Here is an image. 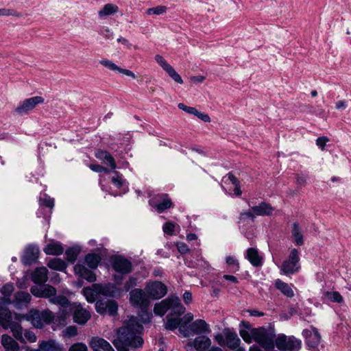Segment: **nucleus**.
<instances>
[{"label": "nucleus", "instance_id": "680f3d73", "mask_svg": "<svg viewBox=\"0 0 351 351\" xmlns=\"http://www.w3.org/2000/svg\"><path fill=\"white\" fill-rule=\"evenodd\" d=\"M329 139L326 136H321L317 138L316 144L322 150L324 149L326 143Z\"/></svg>", "mask_w": 351, "mask_h": 351}, {"label": "nucleus", "instance_id": "a19ab883", "mask_svg": "<svg viewBox=\"0 0 351 351\" xmlns=\"http://www.w3.org/2000/svg\"><path fill=\"white\" fill-rule=\"evenodd\" d=\"M167 8L165 5H158L154 8H149L146 10V13L148 15L156 14L160 15L167 12Z\"/></svg>", "mask_w": 351, "mask_h": 351}, {"label": "nucleus", "instance_id": "338daca9", "mask_svg": "<svg viewBox=\"0 0 351 351\" xmlns=\"http://www.w3.org/2000/svg\"><path fill=\"white\" fill-rule=\"evenodd\" d=\"M178 250L182 254H185L189 250L188 246L184 243H180L178 245Z\"/></svg>", "mask_w": 351, "mask_h": 351}, {"label": "nucleus", "instance_id": "6e6d98bb", "mask_svg": "<svg viewBox=\"0 0 351 351\" xmlns=\"http://www.w3.org/2000/svg\"><path fill=\"white\" fill-rule=\"evenodd\" d=\"M163 231L165 234L171 235L175 230V225L171 222H167L163 225Z\"/></svg>", "mask_w": 351, "mask_h": 351}, {"label": "nucleus", "instance_id": "1a4fd4ad", "mask_svg": "<svg viewBox=\"0 0 351 351\" xmlns=\"http://www.w3.org/2000/svg\"><path fill=\"white\" fill-rule=\"evenodd\" d=\"M44 103L43 97L35 96L20 102L14 109V112L19 115L27 114L37 105Z\"/></svg>", "mask_w": 351, "mask_h": 351}, {"label": "nucleus", "instance_id": "c03bdc74", "mask_svg": "<svg viewBox=\"0 0 351 351\" xmlns=\"http://www.w3.org/2000/svg\"><path fill=\"white\" fill-rule=\"evenodd\" d=\"M327 298L333 302L341 303L343 301V297L337 291L326 292Z\"/></svg>", "mask_w": 351, "mask_h": 351}, {"label": "nucleus", "instance_id": "79ce46f5", "mask_svg": "<svg viewBox=\"0 0 351 351\" xmlns=\"http://www.w3.org/2000/svg\"><path fill=\"white\" fill-rule=\"evenodd\" d=\"M165 71L168 73L169 76L171 77L176 82L180 84H183V80L181 76L171 66H170Z\"/></svg>", "mask_w": 351, "mask_h": 351}, {"label": "nucleus", "instance_id": "f03ea898", "mask_svg": "<svg viewBox=\"0 0 351 351\" xmlns=\"http://www.w3.org/2000/svg\"><path fill=\"white\" fill-rule=\"evenodd\" d=\"M239 335L248 344L255 342L265 351H277L274 349L277 336L271 327L253 328L250 322L242 321L239 324Z\"/></svg>", "mask_w": 351, "mask_h": 351}, {"label": "nucleus", "instance_id": "6ab92c4d", "mask_svg": "<svg viewBox=\"0 0 351 351\" xmlns=\"http://www.w3.org/2000/svg\"><path fill=\"white\" fill-rule=\"evenodd\" d=\"M39 250L38 247L29 245L28 246L22 258L23 263L26 265H32L38 258Z\"/></svg>", "mask_w": 351, "mask_h": 351}, {"label": "nucleus", "instance_id": "bb28decb", "mask_svg": "<svg viewBox=\"0 0 351 351\" xmlns=\"http://www.w3.org/2000/svg\"><path fill=\"white\" fill-rule=\"evenodd\" d=\"M32 280L36 284L45 283L48 280V270L46 267L37 268L32 274Z\"/></svg>", "mask_w": 351, "mask_h": 351}, {"label": "nucleus", "instance_id": "393cba45", "mask_svg": "<svg viewBox=\"0 0 351 351\" xmlns=\"http://www.w3.org/2000/svg\"><path fill=\"white\" fill-rule=\"evenodd\" d=\"M165 328L169 330H174L177 328H180L182 324H185L183 318L172 316V313L169 314L166 317Z\"/></svg>", "mask_w": 351, "mask_h": 351}, {"label": "nucleus", "instance_id": "b1692460", "mask_svg": "<svg viewBox=\"0 0 351 351\" xmlns=\"http://www.w3.org/2000/svg\"><path fill=\"white\" fill-rule=\"evenodd\" d=\"M31 295L29 293L25 291H19L14 295V299L12 302L14 306L21 308L26 306L31 301Z\"/></svg>", "mask_w": 351, "mask_h": 351}, {"label": "nucleus", "instance_id": "423d86ee", "mask_svg": "<svg viewBox=\"0 0 351 351\" xmlns=\"http://www.w3.org/2000/svg\"><path fill=\"white\" fill-rule=\"evenodd\" d=\"M300 267L299 252L292 249L288 258L282 263L280 270L285 275H291L298 272Z\"/></svg>", "mask_w": 351, "mask_h": 351}, {"label": "nucleus", "instance_id": "4d7b16f0", "mask_svg": "<svg viewBox=\"0 0 351 351\" xmlns=\"http://www.w3.org/2000/svg\"><path fill=\"white\" fill-rule=\"evenodd\" d=\"M226 263L228 265L232 266L234 270H235V271L239 270V263H238L237 260H236L233 256H227L226 258Z\"/></svg>", "mask_w": 351, "mask_h": 351}, {"label": "nucleus", "instance_id": "8fccbe9b", "mask_svg": "<svg viewBox=\"0 0 351 351\" xmlns=\"http://www.w3.org/2000/svg\"><path fill=\"white\" fill-rule=\"evenodd\" d=\"M24 339L27 340L29 343L36 342L37 340L36 335L29 330H25L24 332Z\"/></svg>", "mask_w": 351, "mask_h": 351}, {"label": "nucleus", "instance_id": "7ed1b4c3", "mask_svg": "<svg viewBox=\"0 0 351 351\" xmlns=\"http://www.w3.org/2000/svg\"><path fill=\"white\" fill-rule=\"evenodd\" d=\"M15 319H25L36 328H43L45 325L51 324L54 319L53 313L49 310L38 311L31 309L26 314L16 315Z\"/></svg>", "mask_w": 351, "mask_h": 351}, {"label": "nucleus", "instance_id": "412c9836", "mask_svg": "<svg viewBox=\"0 0 351 351\" xmlns=\"http://www.w3.org/2000/svg\"><path fill=\"white\" fill-rule=\"evenodd\" d=\"M74 271L76 274L80 277L86 279L90 282H93L96 280L95 274L87 269L84 265L77 263L74 267Z\"/></svg>", "mask_w": 351, "mask_h": 351}, {"label": "nucleus", "instance_id": "9b49d317", "mask_svg": "<svg viewBox=\"0 0 351 351\" xmlns=\"http://www.w3.org/2000/svg\"><path fill=\"white\" fill-rule=\"evenodd\" d=\"M110 263L113 270L122 275L128 274L132 270V263L121 256L111 258Z\"/></svg>", "mask_w": 351, "mask_h": 351}, {"label": "nucleus", "instance_id": "aec40b11", "mask_svg": "<svg viewBox=\"0 0 351 351\" xmlns=\"http://www.w3.org/2000/svg\"><path fill=\"white\" fill-rule=\"evenodd\" d=\"M241 343L236 332L230 329H225V346L230 349L237 348Z\"/></svg>", "mask_w": 351, "mask_h": 351}, {"label": "nucleus", "instance_id": "a878e982", "mask_svg": "<svg viewBox=\"0 0 351 351\" xmlns=\"http://www.w3.org/2000/svg\"><path fill=\"white\" fill-rule=\"evenodd\" d=\"M246 257L254 267H260L263 265V258L258 254V250L256 248H249L247 250Z\"/></svg>", "mask_w": 351, "mask_h": 351}, {"label": "nucleus", "instance_id": "c85d7f7f", "mask_svg": "<svg viewBox=\"0 0 351 351\" xmlns=\"http://www.w3.org/2000/svg\"><path fill=\"white\" fill-rule=\"evenodd\" d=\"M171 298H167L155 304L154 312L156 315L163 316L171 308Z\"/></svg>", "mask_w": 351, "mask_h": 351}, {"label": "nucleus", "instance_id": "f257e3e1", "mask_svg": "<svg viewBox=\"0 0 351 351\" xmlns=\"http://www.w3.org/2000/svg\"><path fill=\"white\" fill-rule=\"evenodd\" d=\"M140 318L132 317L124 325L118 330V337L113 341L118 351H128V348H140L143 344L141 337L143 328L141 324H147L151 321L152 315L142 310Z\"/></svg>", "mask_w": 351, "mask_h": 351}, {"label": "nucleus", "instance_id": "cd10ccee", "mask_svg": "<svg viewBox=\"0 0 351 351\" xmlns=\"http://www.w3.org/2000/svg\"><path fill=\"white\" fill-rule=\"evenodd\" d=\"M169 310H171L172 316L175 315V317H179L185 312V307L182 305L179 298L171 297V308Z\"/></svg>", "mask_w": 351, "mask_h": 351}, {"label": "nucleus", "instance_id": "ddd939ff", "mask_svg": "<svg viewBox=\"0 0 351 351\" xmlns=\"http://www.w3.org/2000/svg\"><path fill=\"white\" fill-rule=\"evenodd\" d=\"M11 303L10 298L0 299V324L5 328H8L12 319V313L8 308Z\"/></svg>", "mask_w": 351, "mask_h": 351}, {"label": "nucleus", "instance_id": "e2e57ef3", "mask_svg": "<svg viewBox=\"0 0 351 351\" xmlns=\"http://www.w3.org/2000/svg\"><path fill=\"white\" fill-rule=\"evenodd\" d=\"M215 339L220 346H225V330L222 334L216 335L215 336Z\"/></svg>", "mask_w": 351, "mask_h": 351}, {"label": "nucleus", "instance_id": "2eb2a0df", "mask_svg": "<svg viewBox=\"0 0 351 351\" xmlns=\"http://www.w3.org/2000/svg\"><path fill=\"white\" fill-rule=\"evenodd\" d=\"M70 311L73 313V320L79 324H84L90 318L88 311L82 307L81 304L74 303L70 305Z\"/></svg>", "mask_w": 351, "mask_h": 351}, {"label": "nucleus", "instance_id": "0e129e2a", "mask_svg": "<svg viewBox=\"0 0 351 351\" xmlns=\"http://www.w3.org/2000/svg\"><path fill=\"white\" fill-rule=\"evenodd\" d=\"M197 117L206 123L210 122V117L207 114H205L200 111L199 112L198 114H197Z\"/></svg>", "mask_w": 351, "mask_h": 351}, {"label": "nucleus", "instance_id": "052dcab7", "mask_svg": "<svg viewBox=\"0 0 351 351\" xmlns=\"http://www.w3.org/2000/svg\"><path fill=\"white\" fill-rule=\"evenodd\" d=\"M89 167L92 171H93L95 172H97V173H101V172L108 173V169H106V167L101 166L99 165H93L92 164V165H90Z\"/></svg>", "mask_w": 351, "mask_h": 351}, {"label": "nucleus", "instance_id": "39448f33", "mask_svg": "<svg viewBox=\"0 0 351 351\" xmlns=\"http://www.w3.org/2000/svg\"><path fill=\"white\" fill-rule=\"evenodd\" d=\"M275 346L280 351H299L302 341L294 336H287L281 333L276 337Z\"/></svg>", "mask_w": 351, "mask_h": 351}, {"label": "nucleus", "instance_id": "864d4df0", "mask_svg": "<svg viewBox=\"0 0 351 351\" xmlns=\"http://www.w3.org/2000/svg\"><path fill=\"white\" fill-rule=\"evenodd\" d=\"M114 173L116 176L112 178V182L117 188H121L123 184V180L121 176L117 171H114Z\"/></svg>", "mask_w": 351, "mask_h": 351}, {"label": "nucleus", "instance_id": "f704fd0d", "mask_svg": "<svg viewBox=\"0 0 351 351\" xmlns=\"http://www.w3.org/2000/svg\"><path fill=\"white\" fill-rule=\"evenodd\" d=\"M8 327L10 328L11 331L12 332V334L14 337L21 341V343H25L23 334V330L22 326L17 324V323H12L10 322V325H8Z\"/></svg>", "mask_w": 351, "mask_h": 351}, {"label": "nucleus", "instance_id": "9d476101", "mask_svg": "<svg viewBox=\"0 0 351 351\" xmlns=\"http://www.w3.org/2000/svg\"><path fill=\"white\" fill-rule=\"evenodd\" d=\"M149 205L154 207L158 213H162L172 206V202L166 193L157 194L149 201Z\"/></svg>", "mask_w": 351, "mask_h": 351}, {"label": "nucleus", "instance_id": "774afa93", "mask_svg": "<svg viewBox=\"0 0 351 351\" xmlns=\"http://www.w3.org/2000/svg\"><path fill=\"white\" fill-rule=\"evenodd\" d=\"M226 176L228 179L232 182V184L235 185L239 184V183H240L238 179L234 176V175L232 173L229 172Z\"/></svg>", "mask_w": 351, "mask_h": 351}, {"label": "nucleus", "instance_id": "bf43d9fd", "mask_svg": "<svg viewBox=\"0 0 351 351\" xmlns=\"http://www.w3.org/2000/svg\"><path fill=\"white\" fill-rule=\"evenodd\" d=\"M104 162L106 164H108L112 169H115L117 168L116 162L109 152L107 154L106 159L104 160Z\"/></svg>", "mask_w": 351, "mask_h": 351}, {"label": "nucleus", "instance_id": "a211bd4d", "mask_svg": "<svg viewBox=\"0 0 351 351\" xmlns=\"http://www.w3.org/2000/svg\"><path fill=\"white\" fill-rule=\"evenodd\" d=\"M89 345L93 351H114L106 340L98 337H93Z\"/></svg>", "mask_w": 351, "mask_h": 351}, {"label": "nucleus", "instance_id": "09e8293b", "mask_svg": "<svg viewBox=\"0 0 351 351\" xmlns=\"http://www.w3.org/2000/svg\"><path fill=\"white\" fill-rule=\"evenodd\" d=\"M155 60L157 62L158 64L165 70L166 71L171 65L165 60V58L158 54L155 56Z\"/></svg>", "mask_w": 351, "mask_h": 351}, {"label": "nucleus", "instance_id": "4c0bfd02", "mask_svg": "<svg viewBox=\"0 0 351 351\" xmlns=\"http://www.w3.org/2000/svg\"><path fill=\"white\" fill-rule=\"evenodd\" d=\"M118 7L112 3L106 4L103 9L99 11V16H108L112 14L116 13L118 11Z\"/></svg>", "mask_w": 351, "mask_h": 351}, {"label": "nucleus", "instance_id": "0eeeda50", "mask_svg": "<svg viewBox=\"0 0 351 351\" xmlns=\"http://www.w3.org/2000/svg\"><path fill=\"white\" fill-rule=\"evenodd\" d=\"M149 297L145 291L141 289H135L130 293V302L134 307L146 310L149 305Z\"/></svg>", "mask_w": 351, "mask_h": 351}, {"label": "nucleus", "instance_id": "4468645a", "mask_svg": "<svg viewBox=\"0 0 351 351\" xmlns=\"http://www.w3.org/2000/svg\"><path fill=\"white\" fill-rule=\"evenodd\" d=\"M302 335L305 339L306 344L312 351H314L320 343L321 336L314 327H311V329H304L302 331Z\"/></svg>", "mask_w": 351, "mask_h": 351}, {"label": "nucleus", "instance_id": "5701e85b", "mask_svg": "<svg viewBox=\"0 0 351 351\" xmlns=\"http://www.w3.org/2000/svg\"><path fill=\"white\" fill-rule=\"evenodd\" d=\"M43 252L47 255L58 256L64 252V247L60 242L53 240L46 245Z\"/></svg>", "mask_w": 351, "mask_h": 351}, {"label": "nucleus", "instance_id": "72a5a7b5", "mask_svg": "<svg viewBox=\"0 0 351 351\" xmlns=\"http://www.w3.org/2000/svg\"><path fill=\"white\" fill-rule=\"evenodd\" d=\"M291 235L296 243V245L300 246L304 243L303 240V234L302 233L301 228L299 226V224L296 222L293 223L292 230H291Z\"/></svg>", "mask_w": 351, "mask_h": 351}, {"label": "nucleus", "instance_id": "473e14b6", "mask_svg": "<svg viewBox=\"0 0 351 351\" xmlns=\"http://www.w3.org/2000/svg\"><path fill=\"white\" fill-rule=\"evenodd\" d=\"M38 350L61 351V348L54 340L43 341L39 343Z\"/></svg>", "mask_w": 351, "mask_h": 351}, {"label": "nucleus", "instance_id": "37998d69", "mask_svg": "<svg viewBox=\"0 0 351 351\" xmlns=\"http://www.w3.org/2000/svg\"><path fill=\"white\" fill-rule=\"evenodd\" d=\"M165 71L168 73L169 76L171 77L176 82L180 84H183V80L181 76L171 66H170Z\"/></svg>", "mask_w": 351, "mask_h": 351}, {"label": "nucleus", "instance_id": "e433bc0d", "mask_svg": "<svg viewBox=\"0 0 351 351\" xmlns=\"http://www.w3.org/2000/svg\"><path fill=\"white\" fill-rule=\"evenodd\" d=\"M80 252V248L77 246L71 247L65 252L66 259L71 263H74Z\"/></svg>", "mask_w": 351, "mask_h": 351}, {"label": "nucleus", "instance_id": "f8f14e48", "mask_svg": "<svg viewBox=\"0 0 351 351\" xmlns=\"http://www.w3.org/2000/svg\"><path fill=\"white\" fill-rule=\"evenodd\" d=\"M211 346V340L206 335H199L186 345V351H206Z\"/></svg>", "mask_w": 351, "mask_h": 351}, {"label": "nucleus", "instance_id": "3c124183", "mask_svg": "<svg viewBox=\"0 0 351 351\" xmlns=\"http://www.w3.org/2000/svg\"><path fill=\"white\" fill-rule=\"evenodd\" d=\"M69 351H88V348L84 343H76L70 347Z\"/></svg>", "mask_w": 351, "mask_h": 351}, {"label": "nucleus", "instance_id": "13d9d810", "mask_svg": "<svg viewBox=\"0 0 351 351\" xmlns=\"http://www.w3.org/2000/svg\"><path fill=\"white\" fill-rule=\"evenodd\" d=\"M40 203L47 208H52L54 206V200L50 197H46L40 199Z\"/></svg>", "mask_w": 351, "mask_h": 351}, {"label": "nucleus", "instance_id": "f3484780", "mask_svg": "<svg viewBox=\"0 0 351 351\" xmlns=\"http://www.w3.org/2000/svg\"><path fill=\"white\" fill-rule=\"evenodd\" d=\"M31 293L35 296L48 298L50 300L56 294V290L49 285H44L40 287H32L31 288Z\"/></svg>", "mask_w": 351, "mask_h": 351}, {"label": "nucleus", "instance_id": "de8ad7c7", "mask_svg": "<svg viewBox=\"0 0 351 351\" xmlns=\"http://www.w3.org/2000/svg\"><path fill=\"white\" fill-rule=\"evenodd\" d=\"M83 293L88 302H92L95 300L96 293L95 291L93 290L91 288H84L83 289Z\"/></svg>", "mask_w": 351, "mask_h": 351}, {"label": "nucleus", "instance_id": "49530a36", "mask_svg": "<svg viewBox=\"0 0 351 351\" xmlns=\"http://www.w3.org/2000/svg\"><path fill=\"white\" fill-rule=\"evenodd\" d=\"M99 63L104 66L113 71H117L119 69V66L117 64L107 59L101 60Z\"/></svg>", "mask_w": 351, "mask_h": 351}, {"label": "nucleus", "instance_id": "c756f323", "mask_svg": "<svg viewBox=\"0 0 351 351\" xmlns=\"http://www.w3.org/2000/svg\"><path fill=\"white\" fill-rule=\"evenodd\" d=\"M1 342L5 351H18L19 349L18 343L9 335H2Z\"/></svg>", "mask_w": 351, "mask_h": 351}, {"label": "nucleus", "instance_id": "20e7f679", "mask_svg": "<svg viewBox=\"0 0 351 351\" xmlns=\"http://www.w3.org/2000/svg\"><path fill=\"white\" fill-rule=\"evenodd\" d=\"M183 319L185 324H182L180 326L179 331L184 337H189L191 335L209 334L211 332L209 325L204 319H197L187 326L193 319V315L191 313H186Z\"/></svg>", "mask_w": 351, "mask_h": 351}, {"label": "nucleus", "instance_id": "58836bf2", "mask_svg": "<svg viewBox=\"0 0 351 351\" xmlns=\"http://www.w3.org/2000/svg\"><path fill=\"white\" fill-rule=\"evenodd\" d=\"M50 302L53 304H59L62 307H67L69 305V300L63 295L56 296L55 295L54 297L50 299Z\"/></svg>", "mask_w": 351, "mask_h": 351}, {"label": "nucleus", "instance_id": "4be33fe9", "mask_svg": "<svg viewBox=\"0 0 351 351\" xmlns=\"http://www.w3.org/2000/svg\"><path fill=\"white\" fill-rule=\"evenodd\" d=\"M251 210L254 216H269L272 214L274 208L271 204L262 202L257 206H252Z\"/></svg>", "mask_w": 351, "mask_h": 351}, {"label": "nucleus", "instance_id": "6e6552de", "mask_svg": "<svg viewBox=\"0 0 351 351\" xmlns=\"http://www.w3.org/2000/svg\"><path fill=\"white\" fill-rule=\"evenodd\" d=\"M145 291L152 300H158L164 297L167 292V288L162 282L152 281L147 283Z\"/></svg>", "mask_w": 351, "mask_h": 351}, {"label": "nucleus", "instance_id": "ea45409f", "mask_svg": "<svg viewBox=\"0 0 351 351\" xmlns=\"http://www.w3.org/2000/svg\"><path fill=\"white\" fill-rule=\"evenodd\" d=\"M249 219L252 221H254L255 216L254 214L251 210H245L243 212H241L240 213L239 217V223H244L246 220Z\"/></svg>", "mask_w": 351, "mask_h": 351}, {"label": "nucleus", "instance_id": "2f4dec72", "mask_svg": "<svg viewBox=\"0 0 351 351\" xmlns=\"http://www.w3.org/2000/svg\"><path fill=\"white\" fill-rule=\"evenodd\" d=\"M101 261V256L95 253L88 254L84 258L85 263L91 269H95L98 267Z\"/></svg>", "mask_w": 351, "mask_h": 351}, {"label": "nucleus", "instance_id": "69168bd1", "mask_svg": "<svg viewBox=\"0 0 351 351\" xmlns=\"http://www.w3.org/2000/svg\"><path fill=\"white\" fill-rule=\"evenodd\" d=\"M108 153L106 151L99 150L95 153V156L97 158L104 161Z\"/></svg>", "mask_w": 351, "mask_h": 351}, {"label": "nucleus", "instance_id": "7c9ffc66", "mask_svg": "<svg viewBox=\"0 0 351 351\" xmlns=\"http://www.w3.org/2000/svg\"><path fill=\"white\" fill-rule=\"evenodd\" d=\"M275 287L277 289L280 291L284 295L288 298H293L294 296V292L290 285L281 280L277 279L275 281Z\"/></svg>", "mask_w": 351, "mask_h": 351}, {"label": "nucleus", "instance_id": "a18cd8bd", "mask_svg": "<svg viewBox=\"0 0 351 351\" xmlns=\"http://www.w3.org/2000/svg\"><path fill=\"white\" fill-rule=\"evenodd\" d=\"M14 286L12 284H5L1 289V293L3 295V298H10L9 297L12 295L14 291Z\"/></svg>", "mask_w": 351, "mask_h": 351}, {"label": "nucleus", "instance_id": "5fc2aeb1", "mask_svg": "<svg viewBox=\"0 0 351 351\" xmlns=\"http://www.w3.org/2000/svg\"><path fill=\"white\" fill-rule=\"evenodd\" d=\"M137 280L136 278L131 276L129 279L125 282L124 285V289L126 291H129L130 289L133 288L136 285Z\"/></svg>", "mask_w": 351, "mask_h": 351}, {"label": "nucleus", "instance_id": "603ef678", "mask_svg": "<svg viewBox=\"0 0 351 351\" xmlns=\"http://www.w3.org/2000/svg\"><path fill=\"white\" fill-rule=\"evenodd\" d=\"M64 335L66 337H75L77 335V328L74 326H70L66 328V329L64 330Z\"/></svg>", "mask_w": 351, "mask_h": 351}, {"label": "nucleus", "instance_id": "dca6fc26", "mask_svg": "<svg viewBox=\"0 0 351 351\" xmlns=\"http://www.w3.org/2000/svg\"><path fill=\"white\" fill-rule=\"evenodd\" d=\"M97 312L99 314H109L114 316L118 311V304L113 300H99L95 305Z\"/></svg>", "mask_w": 351, "mask_h": 351}, {"label": "nucleus", "instance_id": "c9c22d12", "mask_svg": "<svg viewBox=\"0 0 351 351\" xmlns=\"http://www.w3.org/2000/svg\"><path fill=\"white\" fill-rule=\"evenodd\" d=\"M47 266L54 270L63 271L66 268L67 265L61 258H54L49 261Z\"/></svg>", "mask_w": 351, "mask_h": 351}]
</instances>
